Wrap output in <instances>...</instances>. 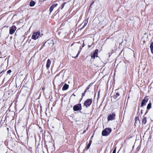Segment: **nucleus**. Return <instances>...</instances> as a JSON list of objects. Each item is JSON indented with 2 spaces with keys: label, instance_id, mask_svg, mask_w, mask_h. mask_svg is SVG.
I'll list each match as a JSON object with an SVG mask.
<instances>
[{
  "label": "nucleus",
  "instance_id": "1",
  "mask_svg": "<svg viewBox=\"0 0 153 153\" xmlns=\"http://www.w3.org/2000/svg\"><path fill=\"white\" fill-rule=\"evenodd\" d=\"M40 32L39 31L35 32L33 33L32 36V39L34 40H36L40 36Z\"/></svg>",
  "mask_w": 153,
  "mask_h": 153
},
{
  "label": "nucleus",
  "instance_id": "2",
  "mask_svg": "<svg viewBox=\"0 0 153 153\" xmlns=\"http://www.w3.org/2000/svg\"><path fill=\"white\" fill-rule=\"evenodd\" d=\"M92 102V99H88L86 100L84 103V105L86 106V108L89 107L91 104Z\"/></svg>",
  "mask_w": 153,
  "mask_h": 153
},
{
  "label": "nucleus",
  "instance_id": "3",
  "mask_svg": "<svg viewBox=\"0 0 153 153\" xmlns=\"http://www.w3.org/2000/svg\"><path fill=\"white\" fill-rule=\"evenodd\" d=\"M115 114L114 113H113L109 114L107 117V119L108 121L114 120L115 119Z\"/></svg>",
  "mask_w": 153,
  "mask_h": 153
},
{
  "label": "nucleus",
  "instance_id": "4",
  "mask_svg": "<svg viewBox=\"0 0 153 153\" xmlns=\"http://www.w3.org/2000/svg\"><path fill=\"white\" fill-rule=\"evenodd\" d=\"M74 111L80 110L82 109L81 105V104H78L74 105L73 108Z\"/></svg>",
  "mask_w": 153,
  "mask_h": 153
},
{
  "label": "nucleus",
  "instance_id": "5",
  "mask_svg": "<svg viewBox=\"0 0 153 153\" xmlns=\"http://www.w3.org/2000/svg\"><path fill=\"white\" fill-rule=\"evenodd\" d=\"M16 29V27L15 25H13L10 27L9 33L10 34H13Z\"/></svg>",
  "mask_w": 153,
  "mask_h": 153
},
{
  "label": "nucleus",
  "instance_id": "6",
  "mask_svg": "<svg viewBox=\"0 0 153 153\" xmlns=\"http://www.w3.org/2000/svg\"><path fill=\"white\" fill-rule=\"evenodd\" d=\"M148 100L149 99L147 98L146 97L144 98L141 102L140 107H142L143 105H145L146 103L148 102Z\"/></svg>",
  "mask_w": 153,
  "mask_h": 153
},
{
  "label": "nucleus",
  "instance_id": "7",
  "mask_svg": "<svg viewBox=\"0 0 153 153\" xmlns=\"http://www.w3.org/2000/svg\"><path fill=\"white\" fill-rule=\"evenodd\" d=\"M50 76V71L48 70V71L44 73L43 75V77L47 79L49 78Z\"/></svg>",
  "mask_w": 153,
  "mask_h": 153
},
{
  "label": "nucleus",
  "instance_id": "8",
  "mask_svg": "<svg viewBox=\"0 0 153 153\" xmlns=\"http://www.w3.org/2000/svg\"><path fill=\"white\" fill-rule=\"evenodd\" d=\"M80 50H79L78 51V53H77V54H76V56H74V53L75 52V51H74L73 50V48H72V54L73 55V56H72V57L73 58H75L77 57L79 55V54L80 53V51H81V50H82V49L81 48H80Z\"/></svg>",
  "mask_w": 153,
  "mask_h": 153
},
{
  "label": "nucleus",
  "instance_id": "9",
  "mask_svg": "<svg viewBox=\"0 0 153 153\" xmlns=\"http://www.w3.org/2000/svg\"><path fill=\"white\" fill-rule=\"evenodd\" d=\"M98 49H96L95 50V52H94L93 55H91V58L94 59L96 56L97 57V55L98 54Z\"/></svg>",
  "mask_w": 153,
  "mask_h": 153
},
{
  "label": "nucleus",
  "instance_id": "10",
  "mask_svg": "<svg viewBox=\"0 0 153 153\" xmlns=\"http://www.w3.org/2000/svg\"><path fill=\"white\" fill-rule=\"evenodd\" d=\"M57 5V4H53L50 7L49 9V11L50 12V14L51 13L52 11L53 10L54 8L56 7Z\"/></svg>",
  "mask_w": 153,
  "mask_h": 153
},
{
  "label": "nucleus",
  "instance_id": "11",
  "mask_svg": "<svg viewBox=\"0 0 153 153\" xmlns=\"http://www.w3.org/2000/svg\"><path fill=\"white\" fill-rule=\"evenodd\" d=\"M120 97V94L118 92H117L116 94L114 95L113 97V98L114 99L117 100L119 99Z\"/></svg>",
  "mask_w": 153,
  "mask_h": 153
},
{
  "label": "nucleus",
  "instance_id": "12",
  "mask_svg": "<svg viewBox=\"0 0 153 153\" xmlns=\"http://www.w3.org/2000/svg\"><path fill=\"white\" fill-rule=\"evenodd\" d=\"M88 19H86L85 20L84 22L81 24V25H82V24H83V25L82 27L81 28V29H82V28H84V27L86 25L88 22Z\"/></svg>",
  "mask_w": 153,
  "mask_h": 153
},
{
  "label": "nucleus",
  "instance_id": "13",
  "mask_svg": "<svg viewBox=\"0 0 153 153\" xmlns=\"http://www.w3.org/2000/svg\"><path fill=\"white\" fill-rule=\"evenodd\" d=\"M51 63V61H50L49 59H48L47 62L46 67L48 70V68L50 67V65Z\"/></svg>",
  "mask_w": 153,
  "mask_h": 153
},
{
  "label": "nucleus",
  "instance_id": "14",
  "mask_svg": "<svg viewBox=\"0 0 153 153\" xmlns=\"http://www.w3.org/2000/svg\"><path fill=\"white\" fill-rule=\"evenodd\" d=\"M102 135L103 136H107L108 135V133L107 131H106V130L105 129L104 130L102 131Z\"/></svg>",
  "mask_w": 153,
  "mask_h": 153
},
{
  "label": "nucleus",
  "instance_id": "15",
  "mask_svg": "<svg viewBox=\"0 0 153 153\" xmlns=\"http://www.w3.org/2000/svg\"><path fill=\"white\" fill-rule=\"evenodd\" d=\"M46 42L49 44H50L52 45H53L54 44V42L53 39L48 40Z\"/></svg>",
  "mask_w": 153,
  "mask_h": 153
},
{
  "label": "nucleus",
  "instance_id": "16",
  "mask_svg": "<svg viewBox=\"0 0 153 153\" xmlns=\"http://www.w3.org/2000/svg\"><path fill=\"white\" fill-rule=\"evenodd\" d=\"M68 85L65 84L62 87V89L63 90H66L68 88Z\"/></svg>",
  "mask_w": 153,
  "mask_h": 153
},
{
  "label": "nucleus",
  "instance_id": "17",
  "mask_svg": "<svg viewBox=\"0 0 153 153\" xmlns=\"http://www.w3.org/2000/svg\"><path fill=\"white\" fill-rule=\"evenodd\" d=\"M35 4H36L35 2L34 1H33L32 0L30 1V7H33L35 5Z\"/></svg>",
  "mask_w": 153,
  "mask_h": 153
},
{
  "label": "nucleus",
  "instance_id": "18",
  "mask_svg": "<svg viewBox=\"0 0 153 153\" xmlns=\"http://www.w3.org/2000/svg\"><path fill=\"white\" fill-rule=\"evenodd\" d=\"M105 129L109 135L111 131V128H105Z\"/></svg>",
  "mask_w": 153,
  "mask_h": 153
},
{
  "label": "nucleus",
  "instance_id": "19",
  "mask_svg": "<svg viewBox=\"0 0 153 153\" xmlns=\"http://www.w3.org/2000/svg\"><path fill=\"white\" fill-rule=\"evenodd\" d=\"M142 123L143 124H145L147 121H146V117H144L142 121Z\"/></svg>",
  "mask_w": 153,
  "mask_h": 153
},
{
  "label": "nucleus",
  "instance_id": "20",
  "mask_svg": "<svg viewBox=\"0 0 153 153\" xmlns=\"http://www.w3.org/2000/svg\"><path fill=\"white\" fill-rule=\"evenodd\" d=\"M92 143V140H90L89 141L88 144L87 145V149H88L89 148Z\"/></svg>",
  "mask_w": 153,
  "mask_h": 153
},
{
  "label": "nucleus",
  "instance_id": "21",
  "mask_svg": "<svg viewBox=\"0 0 153 153\" xmlns=\"http://www.w3.org/2000/svg\"><path fill=\"white\" fill-rule=\"evenodd\" d=\"M151 103H150L149 104H148L147 108V109H149L151 108Z\"/></svg>",
  "mask_w": 153,
  "mask_h": 153
},
{
  "label": "nucleus",
  "instance_id": "22",
  "mask_svg": "<svg viewBox=\"0 0 153 153\" xmlns=\"http://www.w3.org/2000/svg\"><path fill=\"white\" fill-rule=\"evenodd\" d=\"M92 85V83H91L89 85H88L86 87V90H87L91 86V85Z\"/></svg>",
  "mask_w": 153,
  "mask_h": 153
},
{
  "label": "nucleus",
  "instance_id": "23",
  "mask_svg": "<svg viewBox=\"0 0 153 153\" xmlns=\"http://www.w3.org/2000/svg\"><path fill=\"white\" fill-rule=\"evenodd\" d=\"M87 91V90H86V89H85L84 91V93L82 94V98L85 95V94Z\"/></svg>",
  "mask_w": 153,
  "mask_h": 153
},
{
  "label": "nucleus",
  "instance_id": "24",
  "mask_svg": "<svg viewBox=\"0 0 153 153\" xmlns=\"http://www.w3.org/2000/svg\"><path fill=\"white\" fill-rule=\"evenodd\" d=\"M66 3H63L62 5V8H61V9L62 10L63 8L64 7L65 5V4H66Z\"/></svg>",
  "mask_w": 153,
  "mask_h": 153
},
{
  "label": "nucleus",
  "instance_id": "25",
  "mask_svg": "<svg viewBox=\"0 0 153 153\" xmlns=\"http://www.w3.org/2000/svg\"><path fill=\"white\" fill-rule=\"evenodd\" d=\"M150 47V48H153V42L151 43Z\"/></svg>",
  "mask_w": 153,
  "mask_h": 153
},
{
  "label": "nucleus",
  "instance_id": "26",
  "mask_svg": "<svg viewBox=\"0 0 153 153\" xmlns=\"http://www.w3.org/2000/svg\"><path fill=\"white\" fill-rule=\"evenodd\" d=\"M11 70H8L7 71V73H8V74H9V73H11Z\"/></svg>",
  "mask_w": 153,
  "mask_h": 153
},
{
  "label": "nucleus",
  "instance_id": "27",
  "mask_svg": "<svg viewBox=\"0 0 153 153\" xmlns=\"http://www.w3.org/2000/svg\"><path fill=\"white\" fill-rule=\"evenodd\" d=\"M151 53L153 54V48H150Z\"/></svg>",
  "mask_w": 153,
  "mask_h": 153
},
{
  "label": "nucleus",
  "instance_id": "28",
  "mask_svg": "<svg viewBox=\"0 0 153 153\" xmlns=\"http://www.w3.org/2000/svg\"><path fill=\"white\" fill-rule=\"evenodd\" d=\"M112 153H116V149H114L113 152H112Z\"/></svg>",
  "mask_w": 153,
  "mask_h": 153
},
{
  "label": "nucleus",
  "instance_id": "29",
  "mask_svg": "<svg viewBox=\"0 0 153 153\" xmlns=\"http://www.w3.org/2000/svg\"><path fill=\"white\" fill-rule=\"evenodd\" d=\"M85 45V44H84V43H83V44H82V47H84Z\"/></svg>",
  "mask_w": 153,
  "mask_h": 153
},
{
  "label": "nucleus",
  "instance_id": "30",
  "mask_svg": "<svg viewBox=\"0 0 153 153\" xmlns=\"http://www.w3.org/2000/svg\"><path fill=\"white\" fill-rule=\"evenodd\" d=\"M91 45H88V47L89 48H90V47H91Z\"/></svg>",
  "mask_w": 153,
  "mask_h": 153
},
{
  "label": "nucleus",
  "instance_id": "31",
  "mask_svg": "<svg viewBox=\"0 0 153 153\" xmlns=\"http://www.w3.org/2000/svg\"><path fill=\"white\" fill-rule=\"evenodd\" d=\"M148 111V110H146L145 114H146L147 113Z\"/></svg>",
  "mask_w": 153,
  "mask_h": 153
},
{
  "label": "nucleus",
  "instance_id": "32",
  "mask_svg": "<svg viewBox=\"0 0 153 153\" xmlns=\"http://www.w3.org/2000/svg\"><path fill=\"white\" fill-rule=\"evenodd\" d=\"M85 132H86V130H85L83 131V133H85Z\"/></svg>",
  "mask_w": 153,
  "mask_h": 153
},
{
  "label": "nucleus",
  "instance_id": "33",
  "mask_svg": "<svg viewBox=\"0 0 153 153\" xmlns=\"http://www.w3.org/2000/svg\"><path fill=\"white\" fill-rule=\"evenodd\" d=\"M73 45V44H72L71 45V47H72V46Z\"/></svg>",
  "mask_w": 153,
  "mask_h": 153
},
{
  "label": "nucleus",
  "instance_id": "34",
  "mask_svg": "<svg viewBox=\"0 0 153 153\" xmlns=\"http://www.w3.org/2000/svg\"><path fill=\"white\" fill-rule=\"evenodd\" d=\"M142 112H143L142 110H141V113H142Z\"/></svg>",
  "mask_w": 153,
  "mask_h": 153
}]
</instances>
